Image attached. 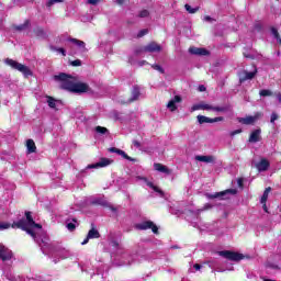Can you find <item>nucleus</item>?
<instances>
[{"mask_svg":"<svg viewBox=\"0 0 281 281\" xmlns=\"http://www.w3.org/2000/svg\"><path fill=\"white\" fill-rule=\"evenodd\" d=\"M4 63L5 65H9V67H12V69H16V71H20L21 74H23L25 78H29V76H32V70L30 69V67L23 64H19L16 60L7 58Z\"/></svg>","mask_w":281,"mask_h":281,"instance_id":"obj_3","label":"nucleus"},{"mask_svg":"<svg viewBox=\"0 0 281 281\" xmlns=\"http://www.w3.org/2000/svg\"><path fill=\"white\" fill-rule=\"evenodd\" d=\"M261 116V113H256L254 116L249 115L246 117H239L238 122L239 124H245L246 126H249L251 124H256V122H258V120H260Z\"/></svg>","mask_w":281,"mask_h":281,"instance_id":"obj_5","label":"nucleus"},{"mask_svg":"<svg viewBox=\"0 0 281 281\" xmlns=\"http://www.w3.org/2000/svg\"><path fill=\"white\" fill-rule=\"evenodd\" d=\"M243 178L237 179V186H239V188H243Z\"/></svg>","mask_w":281,"mask_h":281,"instance_id":"obj_48","label":"nucleus"},{"mask_svg":"<svg viewBox=\"0 0 281 281\" xmlns=\"http://www.w3.org/2000/svg\"><path fill=\"white\" fill-rule=\"evenodd\" d=\"M202 111H213L214 113H225L226 106L212 105L209 103H202Z\"/></svg>","mask_w":281,"mask_h":281,"instance_id":"obj_8","label":"nucleus"},{"mask_svg":"<svg viewBox=\"0 0 281 281\" xmlns=\"http://www.w3.org/2000/svg\"><path fill=\"white\" fill-rule=\"evenodd\" d=\"M47 104L50 109H56V106L58 105V101H56V99L52 97H47Z\"/></svg>","mask_w":281,"mask_h":281,"instance_id":"obj_29","label":"nucleus"},{"mask_svg":"<svg viewBox=\"0 0 281 281\" xmlns=\"http://www.w3.org/2000/svg\"><path fill=\"white\" fill-rule=\"evenodd\" d=\"M222 258H226L227 260H233L234 262H240V260H245V255L240 252H234L229 250H223L217 252Z\"/></svg>","mask_w":281,"mask_h":281,"instance_id":"obj_4","label":"nucleus"},{"mask_svg":"<svg viewBox=\"0 0 281 281\" xmlns=\"http://www.w3.org/2000/svg\"><path fill=\"white\" fill-rule=\"evenodd\" d=\"M93 203H95L98 205H106V202H104V200H101V199L93 201Z\"/></svg>","mask_w":281,"mask_h":281,"instance_id":"obj_44","label":"nucleus"},{"mask_svg":"<svg viewBox=\"0 0 281 281\" xmlns=\"http://www.w3.org/2000/svg\"><path fill=\"white\" fill-rule=\"evenodd\" d=\"M95 133H99V135H106V133H109V130L106 127L97 126Z\"/></svg>","mask_w":281,"mask_h":281,"instance_id":"obj_32","label":"nucleus"},{"mask_svg":"<svg viewBox=\"0 0 281 281\" xmlns=\"http://www.w3.org/2000/svg\"><path fill=\"white\" fill-rule=\"evenodd\" d=\"M25 216L26 218L13 222L12 225L10 223L0 222V232H3L4 229H10V227H12L13 229H23V232H26V234H29V236H32L35 243H38V235L43 231V226L34 222V220L32 218V213L26 212Z\"/></svg>","mask_w":281,"mask_h":281,"instance_id":"obj_1","label":"nucleus"},{"mask_svg":"<svg viewBox=\"0 0 281 281\" xmlns=\"http://www.w3.org/2000/svg\"><path fill=\"white\" fill-rule=\"evenodd\" d=\"M111 246L117 248V247H120V243L116 240H113V241H111Z\"/></svg>","mask_w":281,"mask_h":281,"instance_id":"obj_47","label":"nucleus"},{"mask_svg":"<svg viewBox=\"0 0 281 281\" xmlns=\"http://www.w3.org/2000/svg\"><path fill=\"white\" fill-rule=\"evenodd\" d=\"M201 265H199V263H195L194 266H193V268L195 269V271H201Z\"/></svg>","mask_w":281,"mask_h":281,"instance_id":"obj_49","label":"nucleus"},{"mask_svg":"<svg viewBox=\"0 0 281 281\" xmlns=\"http://www.w3.org/2000/svg\"><path fill=\"white\" fill-rule=\"evenodd\" d=\"M262 207H263V210H265V212H269V209H267V203H262Z\"/></svg>","mask_w":281,"mask_h":281,"instance_id":"obj_56","label":"nucleus"},{"mask_svg":"<svg viewBox=\"0 0 281 281\" xmlns=\"http://www.w3.org/2000/svg\"><path fill=\"white\" fill-rule=\"evenodd\" d=\"M77 225H78L77 218L66 221V227H67V229H69V232H74V229H76Z\"/></svg>","mask_w":281,"mask_h":281,"instance_id":"obj_25","label":"nucleus"},{"mask_svg":"<svg viewBox=\"0 0 281 281\" xmlns=\"http://www.w3.org/2000/svg\"><path fill=\"white\" fill-rule=\"evenodd\" d=\"M218 271H222V272H223V271H225V270H218Z\"/></svg>","mask_w":281,"mask_h":281,"instance_id":"obj_64","label":"nucleus"},{"mask_svg":"<svg viewBox=\"0 0 281 281\" xmlns=\"http://www.w3.org/2000/svg\"><path fill=\"white\" fill-rule=\"evenodd\" d=\"M198 91H201V92L205 91V86H199Z\"/></svg>","mask_w":281,"mask_h":281,"instance_id":"obj_55","label":"nucleus"},{"mask_svg":"<svg viewBox=\"0 0 281 281\" xmlns=\"http://www.w3.org/2000/svg\"><path fill=\"white\" fill-rule=\"evenodd\" d=\"M99 2L100 0H87V3H89L90 5H98Z\"/></svg>","mask_w":281,"mask_h":281,"instance_id":"obj_45","label":"nucleus"},{"mask_svg":"<svg viewBox=\"0 0 281 281\" xmlns=\"http://www.w3.org/2000/svg\"><path fill=\"white\" fill-rule=\"evenodd\" d=\"M144 52H149V53L161 52V46L155 42H151L144 47Z\"/></svg>","mask_w":281,"mask_h":281,"instance_id":"obj_19","label":"nucleus"},{"mask_svg":"<svg viewBox=\"0 0 281 281\" xmlns=\"http://www.w3.org/2000/svg\"><path fill=\"white\" fill-rule=\"evenodd\" d=\"M195 161H202L203 164H214L216 157L214 156H195Z\"/></svg>","mask_w":281,"mask_h":281,"instance_id":"obj_22","label":"nucleus"},{"mask_svg":"<svg viewBox=\"0 0 281 281\" xmlns=\"http://www.w3.org/2000/svg\"><path fill=\"white\" fill-rule=\"evenodd\" d=\"M0 259L2 262H9V260H12V250L8 249L3 244H0Z\"/></svg>","mask_w":281,"mask_h":281,"instance_id":"obj_7","label":"nucleus"},{"mask_svg":"<svg viewBox=\"0 0 281 281\" xmlns=\"http://www.w3.org/2000/svg\"><path fill=\"white\" fill-rule=\"evenodd\" d=\"M269 160L266 158H262L257 165L256 168L259 172H266V170H269Z\"/></svg>","mask_w":281,"mask_h":281,"instance_id":"obj_18","label":"nucleus"},{"mask_svg":"<svg viewBox=\"0 0 281 281\" xmlns=\"http://www.w3.org/2000/svg\"><path fill=\"white\" fill-rule=\"evenodd\" d=\"M259 95L267 98V95H273V92L271 90H260Z\"/></svg>","mask_w":281,"mask_h":281,"instance_id":"obj_35","label":"nucleus"},{"mask_svg":"<svg viewBox=\"0 0 281 281\" xmlns=\"http://www.w3.org/2000/svg\"><path fill=\"white\" fill-rule=\"evenodd\" d=\"M207 210H212V204L206 203L202 209H200L198 212H205Z\"/></svg>","mask_w":281,"mask_h":281,"instance_id":"obj_39","label":"nucleus"},{"mask_svg":"<svg viewBox=\"0 0 281 281\" xmlns=\"http://www.w3.org/2000/svg\"><path fill=\"white\" fill-rule=\"evenodd\" d=\"M18 30H25V25L18 26Z\"/></svg>","mask_w":281,"mask_h":281,"instance_id":"obj_60","label":"nucleus"},{"mask_svg":"<svg viewBox=\"0 0 281 281\" xmlns=\"http://www.w3.org/2000/svg\"><path fill=\"white\" fill-rule=\"evenodd\" d=\"M3 274L5 276L7 280H14V276H12V273L3 270Z\"/></svg>","mask_w":281,"mask_h":281,"instance_id":"obj_41","label":"nucleus"},{"mask_svg":"<svg viewBox=\"0 0 281 281\" xmlns=\"http://www.w3.org/2000/svg\"><path fill=\"white\" fill-rule=\"evenodd\" d=\"M269 192H271V187L267 188L261 196L260 203H267L269 199Z\"/></svg>","mask_w":281,"mask_h":281,"instance_id":"obj_30","label":"nucleus"},{"mask_svg":"<svg viewBox=\"0 0 281 281\" xmlns=\"http://www.w3.org/2000/svg\"><path fill=\"white\" fill-rule=\"evenodd\" d=\"M223 116H217L214 119L203 116V115H198V122L199 124H214L216 122H223Z\"/></svg>","mask_w":281,"mask_h":281,"instance_id":"obj_11","label":"nucleus"},{"mask_svg":"<svg viewBox=\"0 0 281 281\" xmlns=\"http://www.w3.org/2000/svg\"><path fill=\"white\" fill-rule=\"evenodd\" d=\"M111 164H113V160H111L110 158H101L99 162L89 165L88 168H106V166H111Z\"/></svg>","mask_w":281,"mask_h":281,"instance_id":"obj_13","label":"nucleus"},{"mask_svg":"<svg viewBox=\"0 0 281 281\" xmlns=\"http://www.w3.org/2000/svg\"><path fill=\"white\" fill-rule=\"evenodd\" d=\"M228 271H234V268L228 269Z\"/></svg>","mask_w":281,"mask_h":281,"instance_id":"obj_63","label":"nucleus"},{"mask_svg":"<svg viewBox=\"0 0 281 281\" xmlns=\"http://www.w3.org/2000/svg\"><path fill=\"white\" fill-rule=\"evenodd\" d=\"M40 246L42 248L43 254H45V247L43 245H41V244H40Z\"/></svg>","mask_w":281,"mask_h":281,"instance_id":"obj_61","label":"nucleus"},{"mask_svg":"<svg viewBox=\"0 0 281 281\" xmlns=\"http://www.w3.org/2000/svg\"><path fill=\"white\" fill-rule=\"evenodd\" d=\"M52 52H57L58 54H61L64 56H67V52L65 48H56L55 46H50Z\"/></svg>","mask_w":281,"mask_h":281,"instance_id":"obj_33","label":"nucleus"},{"mask_svg":"<svg viewBox=\"0 0 281 281\" xmlns=\"http://www.w3.org/2000/svg\"><path fill=\"white\" fill-rule=\"evenodd\" d=\"M226 194H236V189H228L226 191L216 192V193H206V199H223Z\"/></svg>","mask_w":281,"mask_h":281,"instance_id":"obj_10","label":"nucleus"},{"mask_svg":"<svg viewBox=\"0 0 281 281\" xmlns=\"http://www.w3.org/2000/svg\"><path fill=\"white\" fill-rule=\"evenodd\" d=\"M56 3H63V0H48L46 5L47 8H52V5H56Z\"/></svg>","mask_w":281,"mask_h":281,"instance_id":"obj_34","label":"nucleus"},{"mask_svg":"<svg viewBox=\"0 0 281 281\" xmlns=\"http://www.w3.org/2000/svg\"><path fill=\"white\" fill-rule=\"evenodd\" d=\"M70 43H72V45H76V47H78L79 52H81L82 54H85V52H87V47L83 41L80 40H76V38H70L69 40Z\"/></svg>","mask_w":281,"mask_h":281,"instance_id":"obj_20","label":"nucleus"},{"mask_svg":"<svg viewBox=\"0 0 281 281\" xmlns=\"http://www.w3.org/2000/svg\"><path fill=\"white\" fill-rule=\"evenodd\" d=\"M70 65H72V67H80V65H82V61L80 59H77L71 61Z\"/></svg>","mask_w":281,"mask_h":281,"instance_id":"obj_42","label":"nucleus"},{"mask_svg":"<svg viewBox=\"0 0 281 281\" xmlns=\"http://www.w3.org/2000/svg\"><path fill=\"white\" fill-rule=\"evenodd\" d=\"M277 100H279V102H281V93L277 94Z\"/></svg>","mask_w":281,"mask_h":281,"instance_id":"obj_58","label":"nucleus"},{"mask_svg":"<svg viewBox=\"0 0 281 281\" xmlns=\"http://www.w3.org/2000/svg\"><path fill=\"white\" fill-rule=\"evenodd\" d=\"M276 120H278V115L276 113H272L271 117H270L271 124H273L276 122Z\"/></svg>","mask_w":281,"mask_h":281,"instance_id":"obj_46","label":"nucleus"},{"mask_svg":"<svg viewBox=\"0 0 281 281\" xmlns=\"http://www.w3.org/2000/svg\"><path fill=\"white\" fill-rule=\"evenodd\" d=\"M245 58H252L250 55H248L247 53H244Z\"/></svg>","mask_w":281,"mask_h":281,"instance_id":"obj_59","label":"nucleus"},{"mask_svg":"<svg viewBox=\"0 0 281 281\" xmlns=\"http://www.w3.org/2000/svg\"><path fill=\"white\" fill-rule=\"evenodd\" d=\"M261 133L262 132L260 131V128L252 131L249 136L248 142L250 144H256V143L260 142V139H262V137L260 136Z\"/></svg>","mask_w":281,"mask_h":281,"instance_id":"obj_14","label":"nucleus"},{"mask_svg":"<svg viewBox=\"0 0 281 281\" xmlns=\"http://www.w3.org/2000/svg\"><path fill=\"white\" fill-rule=\"evenodd\" d=\"M203 21L210 22V21H212V18H211L210 15H205V16L203 18Z\"/></svg>","mask_w":281,"mask_h":281,"instance_id":"obj_51","label":"nucleus"},{"mask_svg":"<svg viewBox=\"0 0 281 281\" xmlns=\"http://www.w3.org/2000/svg\"><path fill=\"white\" fill-rule=\"evenodd\" d=\"M136 229H151L154 234H157V232H159L157 225H155L150 221L136 224Z\"/></svg>","mask_w":281,"mask_h":281,"instance_id":"obj_9","label":"nucleus"},{"mask_svg":"<svg viewBox=\"0 0 281 281\" xmlns=\"http://www.w3.org/2000/svg\"><path fill=\"white\" fill-rule=\"evenodd\" d=\"M151 69H155V71H159V74H164V68L160 65L154 64L151 65Z\"/></svg>","mask_w":281,"mask_h":281,"instance_id":"obj_36","label":"nucleus"},{"mask_svg":"<svg viewBox=\"0 0 281 281\" xmlns=\"http://www.w3.org/2000/svg\"><path fill=\"white\" fill-rule=\"evenodd\" d=\"M133 144H134V146H135L136 148H139V146H142V144H139V142H137V140H133Z\"/></svg>","mask_w":281,"mask_h":281,"instance_id":"obj_52","label":"nucleus"},{"mask_svg":"<svg viewBox=\"0 0 281 281\" xmlns=\"http://www.w3.org/2000/svg\"><path fill=\"white\" fill-rule=\"evenodd\" d=\"M26 149L29 154L36 153V144L32 139H27Z\"/></svg>","mask_w":281,"mask_h":281,"instance_id":"obj_26","label":"nucleus"},{"mask_svg":"<svg viewBox=\"0 0 281 281\" xmlns=\"http://www.w3.org/2000/svg\"><path fill=\"white\" fill-rule=\"evenodd\" d=\"M88 238L93 239V238H100V232L98 229L92 228L88 232Z\"/></svg>","mask_w":281,"mask_h":281,"instance_id":"obj_28","label":"nucleus"},{"mask_svg":"<svg viewBox=\"0 0 281 281\" xmlns=\"http://www.w3.org/2000/svg\"><path fill=\"white\" fill-rule=\"evenodd\" d=\"M109 150H110V153H115L116 155H120L121 157H123V159H127V161H137L135 158L127 156L126 151H124L122 149L111 147Z\"/></svg>","mask_w":281,"mask_h":281,"instance_id":"obj_16","label":"nucleus"},{"mask_svg":"<svg viewBox=\"0 0 281 281\" xmlns=\"http://www.w3.org/2000/svg\"><path fill=\"white\" fill-rule=\"evenodd\" d=\"M139 67H144V65H148L146 60H140L138 61Z\"/></svg>","mask_w":281,"mask_h":281,"instance_id":"obj_50","label":"nucleus"},{"mask_svg":"<svg viewBox=\"0 0 281 281\" xmlns=\"http://www.w3.org/2000/svg\"><path fill=\"white\" fill-rule=\"evenodd\" d=\"M148 34V29L140 30L137 34L138 38H142V36H146Z\"/></svg>","mask_w":281,"mask_h":281,"instance_id":"obj_40","label":"nucleus"},{"mask_svg":"<svg viewBox=\"0 0 281 281\" xmlns=\"http://www.w3.org/2000/svg\"><path fill=\"white\" fill-rule=\"evenodd\" d=\"M53 79L55 80V82H59L60 89L69 91L70 93H89V91H91L89 85L80 82L77 78L69 76L65 72L55 75Z\"/></svg>","mask_w":281,"mask_h":281,"instance_id":"obj_2","label":"nucleus"},{"mask_svg":"<svg viewBox=\"0 0 281 281\" xmlns=\"http://www.w3.org/2000/svg\"><path fill=\"white\" fill-rule=\"evenodd\" d=\"M184 9L189 14H196V11L199 10V7L192 8L190 4H184Z\"/></svg>","mask_w":281,"mask_h":281,"instance_id":"obj_31","label":"nucleus"},{"mask_svg":"<svg viewBox=\"0 0 281 281\" xmlns=\"http://www.w3.org/2000/svg\"><path fill=\"white\" fill-rule=\"evenodd\" d=\"M150 13L148 12V10H143L139 12L138 16L140 19H146V16H148Z\"/></svg>","mask_w":281,"mask_h":281,"instance_id":"obj_38","label":"nucleus"},{"mask_svg":"<svg viewBox=\"0 0 281 281\" xmlns=\"http://www.w3.org/2000/svg\"><path fill=\"white\" fill-rule=\"evenodd\" d=\"M71 256H74V254L67 248H59L53 255L54 258H59V260H67V258H71Z\"/></svg>","mask_w":281,"mask_h":281,"instance_id":"obj_6","label":"nucleus"},{"mask_svg":"<svg viewBox=\"0 0 281 281\" xmlns=\"http://www.w3.org/2000/svg\"><path fill=\"white\" fill-rule=\"evenodd\" d=\"M109 150H110V153H115L116 155H120L121 157H123V159H127V161H137L135 158L127 156L126 151H124L122 149L111 147Z\"/></svg>","mask_w":281,"mask_h":281,"instance_id":"obj_15","label":"nucleus"},{"mask_svg":"<svg viewBox=\"0 0 281 281\" xmlns=\"http://www.w3.org/2000/svg\"><path fill=\"white\" fill-rule=\"evenodd\" d=\"M240 133H243V130H235L233 132L229 133L231 137H234L235 135H240Z\"/></svg>","mask_w":281,"mask_h":281,"instance_id":"obj_43","label":"nucleus"},{"mask_svg":"<svg viewBox=\"0 0 281 281\" xmlns=\"http://www.w3.org/2000/svg\"><path fill=\"white\" fill-rule=\"evenodd\" d=\"M180 102H181V98L179 95H176L173 99H171L168 102L167 109H169V111L171 112H175L178 109L177 104H179Z\"/></svg>","mask_w":281,"mask_h":281,"instance_id":"obj_17","label":"nucleus"},{"mask_svg":"<svg viewBox=\"0 0 281 281\" xmlns=\"http://www.w3.org/2000/svg\"><path fill=\"white\" fill-rule=\"evenodd\" d=\"M54 262H55V263L58 262V259H54Z\"/></svg>","mask_w":281,"mask_h":281,"instance_id":"obj_62","label":"nucleus"},{"mask_svg":"<svg viewBox=\"0 0 281 281\" xmlns=\"http://www.w3.org/2000/svg\"><path fill=\"white\" fill-rule=\"evenodd\" d=\"M139 95H140L139 88L134 87L130 102H135V100H139Z\"/></svg>","mask_w":281,"mask_h":281,"instance_id":"obj_27","label":"nucleus"},{"mask_svg":"<svg viewBox=\"0 0 281 281\" xmlns=\"http://www.w3.org/2000/svg\"><path fill=\"white\" fill-rule=\"evenodd\" d=\"M189 52L193 54L194 56H207L210 52L205 48H199V47H190Z\"/></svg>","mask_w":281,"mask_h":281,"instance_id":"obj_21","label":"nucleus"},{"mask_svg":"<svg viewBox=\"0 0 281 281\" xmlns=\"http://www.w3.org/2000/svg\"><path fill=\"white\" fill-rule=\"evenodd\" d=\"M89 240H91L88 236L85 238V240L81 243V245H87V243H89Z\"/></svg>","mask_w":281,"mask_h":281,"instance_id":"obj_54","label":"nucleus"},{"mask_svg":"<svg viewBox=\"0 0 281 281\" xmlns=\"http://www.w3.org/2000/svg\"><path fill=\"white\" fill-rule=\"evenodd\" d=\"M254 76H256V71H243L239 76L240 82H245V80H252Z\"/></svg>","mask_w":281,"mask_h":281,"instance_id":"obj_23","label":"nucleus"},{"mask_svg":"<svg viewBox=\"0 0 281 281\" xmlns=\"http://www.w3.org/2000/svg\"><path fill=\"white\" fill-rule=\"evenodd\" d=\"M194 111H203V103L193 105L191 108V112H194Z\"/></svg>","mask_w":281,"mask_h":281,"instance_id":"obj_37","label":"nucleus"},{"mask_svg":"<svg viewBox=\"0 0 281 281\" xmlns=\"http://www.w3.org/2000/svg\"><path fill=\"white\" fill-rule=\"evenodd\" d=\"M133 262H135V258L132 257L130 260H127L126 265H133Z\"/></svg>","mask_w":281,"mask_h":281,"instance_id":"obj_53","label":"nucleus"},{"mask_svg":"<svg viewBox=\"0 0 281 281\" xmlns=\"http://www.w3.org/2000/svg\"><path fill=\"white\" fill-rule=\"evenodd\" d=\"M137 181H144V183H146V186H148V188H150L151 190H154V192L159 193V196H164V192L161 191V189H159L157 186L153 184V182L148 181L147 178L144 177H136Z\"/></svg>","mask_w":281,"mask_h":281,"instance_id":"obj_12","label":"nucleus"},{"mask_svg":"<svg viewBox=\"0 0 281 281\" xmlns=\"http://www.w3.org/2000/svg\"><path fill=\"white\" fill-rule=\"evenodd\" d=\"M116 3H119V5H122L124 3V0H116Z\"/></svg>","mask_w":281,"mask_h":281,"instance_id":"obj_57","label":"nucleus"},{"mask_svg":"<svg viewBox=\"0 0 281 281\" xmlns=\"http://www.w3.org/2000/svg\"><path fill=\"white\" fill-rule=\"evenodd\" d=\"M154 170H157V172H162L164 175H170V169L168 167L161 165V164H154Z\"/></svg>","mask_w":281,"mask_h":281,"instance_id":"obj_24","label":"nucleus"}]
</instances>
